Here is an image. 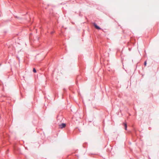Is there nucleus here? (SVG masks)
I'll list each match as a JSON object with an SVG mask.
<instances>
[{
  "label": "nucleus",
  "mask_w": 159,
  "mask_h": 159,
  "mask_svg": "<svg viewBox=\"0 0 159 159\" xmlns=\"http://www.w3.org/2000/svg\"><path fill=\"white\" fill-rule=\"evenodd\" d=\"M124 125L125 126V130H127V124L126 123H124Z\"/></svg>",
  "instance_id": "3"
},
{
  "label": "nucleus",
  "mask_w": 159,
  "mask_h": 159,
  "mask_svg": "<svg viewBox=\"0 0 159 159\" xmlns=\"http://www.w3.org/2000/svg\"><path fill=\"white\" fill-rule=\"evenodd\" d=\"M93 26H94L95 28L98 30H101V28L99 27L98 26L96 23H93Z\"/></svg>",
  "instance_id": "1"
},
{
  "label": "nucleus",
  "mask_w": 159,
  "mask_h": 159,
  "mask_svg": "<svg viewBox=\"0 0 159 159\" xmlns=\"http://www.w3.org/2000/svg\"><path fill=\"white\" fill-rule=\"evenodd\" d=\"M53 33V32H51V34H52Z\"/></svg>",
  "instance_id": "6"
},
{
  "label": "nucleus",
  "mask_w": 159,
  "mask_h": 159,
  "mask_svg": "<svg viewBox=\"0 0 159 159\" xmlns=\"http://www.w3.org/2000/svg\"><path fill=\"white\" fill-rule=\"evenodd\" d=\"M65 89H64V90L65 91Z\"/></svg>",
  "instance_id": "7"
},
{
  "label": "nucleus",
  "mask_w": 159,
  "mask_h": 159,
  "mask_svg": "<svg viewBox=\"0 0 159 159\" xmlns=\"http://www.w3.org/2000/svg\"><path fill=\"white\" fill-rule=\"evenodd\" d=\"M146 64H147V61H145L144 62V65L145 66H146Z\"/></svg>",
  "instance_id": "5"
},
{
  "label": "nucleus",
  "mask_w": 159,
  "mask_h": 159,
  "mask_svg": "<svg viewBox=\"0 0 159 159\" xmlns=\"http://www.w3.org/2000/svg\"><path fill=\"white\" fill-rule=\"evenodd\" d=\"M33 71L34 73H35L36 72V70L35 68H34L33 69Z\"/></svg>",
  "instance_id": "4"
},
{
  "label": "nucleus",
  "mask_w": 159,
  "mask_h": 159,
  "mask_svg": "<svg viewBox=\"0 0 159 159\" xmlns=\"http://www.w3.org/2000/svg\"><path fill=\"white\" fill-rule=\"evenodd\" d=\"M59 128L61 129H62L64 128H65L66 126V124L65 123H62V124L60 125Z\"/></svg>",
  "instance_id": "2"
}]
</instances>
